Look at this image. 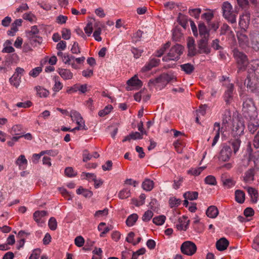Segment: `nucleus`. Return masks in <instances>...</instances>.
Returning a JSON list of instances; mask_svg holds the SVG:
<instances>
[{"mask_svg":"<svg viewBox=\"0 0 259 259\" xmlns=\"http://www.w3.org/2000/svg\"><path fill=\"white\" fill-rule=\"evenodd\" d=\"M231 121V112L229 110H225L222 115V123L221 127L219 122H215L213 124V130L216 131L215 136L213 139L211 146L213 147L218 142L220 135H222L229 128L230 122Z\"/></svg>","mask_w":259,"mask_h":259,"instance_id":"1","label":"nucleus"},{"mask_svg":"<svg viewBox=\"0 0 259 259\" xmlns=\"http://www.w3.org/2000/svg\"><path fill=\"white\" fill-rule=\"evenodd\" d=\"M243 100L242 112L244 117L246 119H254L257 117V109L253 99L247 95L240 94Z\"/></svg>","mask_w":259,"mask_h":259,"instance_id":"2","label":"nucleus"},{"mask_svg":"<svg viewBox=\"0 0 259 259\" xmlns=\"http://www.w3.org/2000/svg\"><path fill=\"white\" fill-rule=\"evenodd\" d=\"M241 141L239 139H236L231 142V146L224 145L220 152L218 156L219 160L223 162L228 161L232 155V149L233 152L236 154L239 150L240 147Z\"/></svg>","mask_w":259,"mask_h":259,"instance_id":"3","label":"nucleus"},{"mask_svg":"<svg viewBox=\"0 0 259 259\" xmlns=\"http://www.w3.org/2000/svg\"><path fill=\"white\" fill-rule=\"evenodd\" d=\"M233 56L237 64V73L239 74L246 70L248 64L247 56L244 53L239 51L237 49H235L233 51Z\"/></svg>","mask_w":259,"mask_h":259,"instance_id":"4","label":"nucleus"},{"mask_svg":"<svg viewBox=\"0 0 259 259\" xmlns=\"http://www.w3.org/2000/svg\"><path fill=\"white\" fill-rule=\"evenodd\" d=\"M222 9L223 17L230 23L232 24L236 23L237 13L233 10L232 5L228 2L223 3Z\"/></svg>","mask_w":259,"mask_h":259,"instance_id":"5","label":"nucleus"},{"mask_svg":"<svg viewBox=\"0 0 259 259\" xmlns=\"http://www.w3.org/2000/svg\"><path fill=\"white\" fill-rule=\"evenodd\" d=\"M245 157L247 159L246 165H248L249 161H253L254 168L256 170L259 171V151H256L254 152H252V150L251 148L250 143H248L247 144V148Z\"/></svg>","mask_w":259,"mask_h":259,"instance_id":"6","label":"nucleus"},{"mask_svg":"<svg viewBox=\"0 0 259 259\" xmlns=\"http://www.w3.org/2000/svg\"><path fill=\"white\" fill-rule=\"evenodd\" d=\"M183 52V47L179 44L173 46L169 50L166 56L163 57V61L167 62L170 60H178Z\"/></svg>","mask_w":259,"mask_h":259,"instance_id":"7","label":"nucleus"},{"mask_svg":"<svg viewBox=\"0 0 259 259\" xmlns=\"http://www.w3.org/2000/svg\"><path fill=\"white\" fill-rule=\"evenodd\" d=\"M176 80V77L171 73H162L154 79H151L150 82L156 85L157 83H161L166 85L167 83Z\"/></svg>","mask_w":259,"mask_h":259,"instance_id":"8","label":"nucleus"},{"mask_svg":"<svg viewBox=\"0 0 259 259\" xmlns=\"http://www.w3.org/2000/svg\"><path fill=\"white\" fill-rule=\"evenodd\" d=\"M245 130V124L243 120L237 118L234 119L232 134L234 136H238L243 135Z\"/></svg>","mask_w":259,"mask_h":259,"instance_id":"9","label":"nucleus"},{"mask_svg":"<svg viewBox=\"0 0 259 259\" xmlns=\"http://www.w3.org/2000/svg\"><path fill=\"white\" fill-rule=\"evenodd\" d=\"M181 250L183 254L192 256L196 252L197 246L193 242L186 241L181 245Z\"/></svg>","mask_w":259,"mask_h":259,"instance_id":"10","label":"nucleus"},{"mask_svg":"<svg viewBox=\"0 0 259 259\" xmlns=\"http://www.w3.org/2000/svg\"><path fill=\"white\" fill-rule=\"evenodd\" d=\"M246 31L240 30L237 32V37L238 40L239 46L243 48L249 46V39L247 35L245 34Z\"/></svg>","mask_w":259,"mask_h":259,"instance_id":"11","label":"nucleus"},{"mask_svg":"<svg viewBox=\"0 0 259 259\" xmlns=\"http://www.w3.org/2000/svg\"><path fill=\"white\" fill-rule=\"evenodd\" d=\"M225 85L226 89L223 96L224 99L227 104H229L233 100L234 85L232 83L226 84Z\"/></svg>","mask_w":259,"mask_h":259,"instance_id":"12","label":"nucleus"},{"mask_svg":"<svg viewBox=\"0 0 259 259\" xmlns=\"http://www.w3.org/2000/svg\"><path fill=\"white\" fill-rule=\"evenodd\" d=\"M249 37L251 48L255 52L259 51V32H250Z\"/></svg>","mask_w":259,"mask_h":259,"instance_id":"13","label":"nucleus"},{"mask_svg":"<svg viewBox=\"0 0 259 259\" xmlns=\"http://www.w3.org/2000/svg\"><path fill=\"white\" fill-rule=\"evenodd\" d=\"M208 38L200 39L198 42V47L199 50L198 51L199 54H208L210 52V49L208 46Z\"/></svg>","mask_w":259,"mask_h":259,"instance_id":"14","label":"nucleus"},{"mask_svg":"<svg viewBox=\"0 0 259 259\" xmlns=\"http://www.w3.org/2000/svg\"><path fill=\"white\" fill-rule=\"evenodd\" d=\"M250 20V14L248 12H245L240 17L239 25L241 30L246 31L248 26Z\"/></svg>","mask_w":259,"mask_h":259,"instance_id":"15","label":"nucleus"},{"mask_svg":"<svg viewBox=\"0 0 259 259\" xmlns=\"http://www.w3.org/2000/svg\"><path fill=\"white\" fill-rule=\"evenodd\" d=\"M189 222L188 217L183 216L182 218L179 219V224L176 225L177 228L179 230L186 231L188 229Z\"/></svg>","mask_w":259,"mask_h":259,"instance_id":"16","label":"nucleus"},{"mask_svg":"<svg viewBox=\"0 0 259 259\" xmlns=\"http://www.w3.org/2000/svg\"><path fill=\"white\" fill-rule=\"evenodd\" d=\"M57 72L64 80H69L73 78V73L69 69L58 68Z\"/></svg>","mask_w":259,"mask_h":259,"instance_id":"17","label":"nucleus"},{"mask_svg":"<svg viewBox=\"0 0 259 259\" xmlns=\"http://www.w3.org/2000/svg\"><path fill=\"white\" fill-rule=\"evenodd\" d=\"M198 29L201 39L209 38V32L204 23L198 24Z\"/></svg>","mask_w":259,"mask_h":259,"instance_id":"18","label":"nucleus"},{"mask_svg":"<svg viewBox=\"0 0 259 259\" xmlns=\"http://www.w3.org/2000/svg\"><path fill=\"white\" fill-rule=\"evenodd\" d=\"M16 165H18L20 170H24L27 165V160L24 155H20L15 161Z\"/></svg>","mask_w":259,"mask_h":259,"instance_id":"19","label":"nucleus"},{"mask_svg":"<svg viewBox=\"0 0 259 259\" xmlns=\"http://www.w3.org/2000/svg\"><path fill=\"white\" fill-rule=\"evenodd\" d=\"M229 242L225 238H222L216 242V248L219 251L225 250L229 245Z\"/></svg>","mask_w":259,"mask_h":259,"instance_id":"20","label":"nucleus"},{"mask_svg":"<svg viewBox=\"0 0 259 259\" xmlns=\"http://www.w3.org/2000/svg\"><path fill=\"white\" fill-rule=\"evenodd\" d=\"M254 169L251 168L248 169L245 173L243 177V180L246 183H249L254 180Z\"/></svg>","mask_w":259,"mask_h":259,"instance_id":"21","label":"nucleus"},{"mask_svg":"<svg viewBox=\"0 0 259 259\" xmlns=\"http://www.w3.org/2000/svg\"><path fill=\"white\" fill-rule=\"evenodd\" d=\"M247 120H248V130L251 133L253 134L258 127L259 124L258 121H257L256 118Z\"/></svg>","mask_w":259,"mask_h":259,"instance_id":"22","label":"nucleus"},{"mask_svg":"<svg viewBox=\"0 0 259 259\" xmlns=\"http://www.w3.org/2000/svg\"><path fill=\"white\" fill-rule=\"evenodd\" d=\"M10 133L13 136H21L23 134H24L22 126L20 124L14 125L11 128Z\"/></svg>","mask_w":259,"mask_h":259,"instance_id":"23","label":"nucleus"},{"mask_svg":"<svg viewBox=\"0 0 259 259\" xmlns=\"http://www.w3.org/2000/svg\"><path fill=\"white\" fill-rule=\"evenodd\" d=\"M206 214L209 218H215L219 214V210L215 206H210L206 210Z\"/></svg>","mask_w":259,"mask_h":259,"instance_id":"24","label":"nucleus"},{"mask_svg":"<svg viewBox=\"0 0 259 259\" xmlns=\"http://www.w3.org/2000/svg\"><path fill=\"white\" fill-rule=\"evenodd\" d=\"M180 67L181 70L187 74H191L195 69L194 65L189 63L182 64Z\"/></svg>","mask_w":259,"mask_h":259,"instance_id":"25","label":"nucleus"},{"mask_svg":"<svg viewBox=\"0 0 259 259\" xmlns=\"http://www.w3.org/2000/svg\"><path fill=\"white\" fill-rule=\"evenodd\" d=\"M247 190L248 193L251 197V201L254 203H256L258 196L257 190L255 189L250 187H247Z\"/></svg>","mask_w":259,"mask_h":259,"instance_id":"26","label":"nucleus"},{"mask_svg":"<svg viewBox=\"0 0 259 259\" xmlns=\"http://www.w3.org/2000/svg\"><path fill=\"white\" fill-rule=\"evenodd\" d=\"M127 84L130 86L140 88L142 85V82L135 75L127 80Z\"/></svg>","mask_w":259,"mask_h":259,"instance_id":"27","label":"nucleus"},{"mask_svg":"<svg viewBox=\"0 0 259 259\" xmlns=\"http://www.w3.org/2000/svg\"><path fill=\"white\" fill-rule=\"evenodd\" d=\"M76 193L78 195H82L85 198H90L92 196L93 192L87 189H84L82 187L80 186L76 190Z\"/></svg>","mask_w":259,"mask_h":259,"instance_id":"28","label":"nucleus"},{"mask_svg":"<svg viewBox=\"0 0 259 259\" xmlns=\"http://www.w3.org/2000/svg\"><path fill=\"white\" fill-rule=\"evenodd\" d=\"M54 85L53 87V90L55 92H58L63 88V84L60 80V78L58 76H54L53 77Z\"/></svg>","mask_w":259,"mask_h":259,"instance_id":"29","label":"nucleus"},{"mask_svg":"<svg viewBox=\"0 0 259 259\" xmlns=\"http://www.w3.org/2000/svg\"><path fill=\"white\" fill-rule=\"evenodd\" d=\"M245 193L240 190H237L235 192V200L239 203H243L245 200Z\"/></svg>","mask_w":259,"mask_h":259,"instance_id":"30","label":"nucleus"},{"mask_svg":"<svg viewBox=\"0 0 259 259\" xmlns=\"http://www.w3.org/2000/svg\"><path fill=\"white\" fill-rule=\"evenodd\" d=\"M106 224L105 223L102 222L99 224L98 227V230L101 233H100V236L101 237H103L104 235L107 233L110 230H111V226H108L105 227Z\"/></svg>","mask_w":259,"mask_h":259,"instance_id":"31","label":"nucleus"},{"mask_svg":"<svg viewBox=\"0 0 259 259\" xmlns=\"http://www.w3.org/2000/svg\"><path fill=\"white\" fill-rule=\"evenodd\" d=\"M250 74H249L247 76L246 79L245 80L244 84H246V87L251 92H254L256 88V83L251 80Z\"/></svg>","mask_w":259,"mask_h":259,"instance_id":"32","label":"nucleus"},{"mask_svg":"<svg viewBox=\"0 0 259 259\" xmlns=\"http://www.w3.org/2000/svg\"><path fill=\"white\" fill-rule=\"evenodd\" d=\"M21 76H18L15 73H14L13 75L10 78L9 81L11 85L18 88L21 82Z\"/></svg>","mask_w":259,"mask_h":259,"instance_id":"33","label":"nucleus"},{"mask_svg":"<svg viewBox=\"0 0 259 259\" xmlns=\"http://www.w3.org/2000/svg\"><path fill=\"white\" fill-rule=\"evenodd\" d=\"M138 219V215L136 213H133L130 215L126 220V224L128 227L133 226L135 223L136 222Z\"/></svg>","mask_w":259,"mask_h":259,"instance_id":"34","label":"nucleus"},{"mask_svg":"<svg viewBox=\"0 0 259 259\" xmlns=\"http://www.w3.org/2000/svg\"><path fill=\"white\" fill-rule=\"evenodd\" d=\"M154 187V182L150 179H146L142 183V188L146 191H150Z\"/></svg>","mask_w":259,"mask_h":259,"instance_id":"35","label":"nucleus"},{"mask_svg":"<svg viewBox=\"0 0 259 259\" xmlns=\"http://www.w3.org/2000/svg\"><path fill=\"white\" fill-rule=\"evenodd\" d=\"M221 181L224 186L227 188H231L235 184V181L230 178H226L222 177L221 178Z\"/></svg>","mask_w":259,"mask_h":259,"instance_id":"36","label":"nucleus"},{"mask_svg":"<svg viewBox=\"0 0 259 259\" xmlns=\"http://www.w3.org/2000/svg\"><path fill=\"white\" fill-rule=\"evenodd\" d=\"M47 211L45 210L36 211L33 213V219L37 223H39L42 217L47 214Z\"/></svg>","mask_w":259,"mask_h":259,"instance_id":"37","label":"nucleus"},{"mask_svg":"<svg viewBox=\"0 0 259 259\" xmlns=\"http://www.w3.org/2000/svg\"><path fill=\"white\" fill-rule=\"evenodd\" d=\"M170 46V43L169 42H167L165 44H164L159 50H158L155 53V56L160 57H161L165 52V51L169 48Z\"/></svg>","mask_w":259,"mask_h":259,"instance_id":"38","label":"nucleus"},{"mask_svg":"<svg viewBox=\"0 0 259 259\" xmlns=\"http://www.w3.org/2000/svg\"><path fill=\"white\" fill-rule=\"evenodd\" d=\"M205 167L201 166L197 168H191L188 170L187 173L193 176H198L205 169Z\"/></svg>","mask_w":259,"mask_h":259,"instance_id":"39","label":"nucleus"},{"mask_svg":"<svg viewBox=\"0 0 259 259\" xmlns=\"http://www.w3.org/2000/svg\"><path fill=\"white\" fill-rule=\"evenodd\" d=\"M198 196V193L197 192H187L184 194V197L186 199L190 200H196Z\"/></svg>","mask_w":259,"mask_h":259,"instance_id":"40","label":"nucleus"},{"mask_svg":"<svg viewBox=\"0 0 259 259\" xmlns=\"http://www.w3.org/2000/svg\"><path fill=\"white\" fill-rule=\"evenodd\" d=\"M130 195V190L128 188H124L119 191L118 197L120 199H123L129 197Z\"/></svg>","mask_w":259,"mask_h":259,"instance_id":"41","label":"nucleus"},{"mask_svg":"<svg viewBox=\"0 0 259 259\" xmlns=\"http://www.w3.org/2000/svg\"><path fill=\"white\" fill-rule=\"evenodd\" d=\"M112 109V106L111 105H108L106 106L103 110L99 111L98 112V115L100 117H104L109 114Z\"/></svg>","mask_w":259,"mask_h":259,"instance_id":"42","label":"nucleus"},{"mask_svg":"<svg viewBox=\"0 0 259 259\" xmlns=\"http://www.w3.org/2000/svg\"><path fill=\"white\" fill-rule=\"evenodd\" d=\"M69 116L72 120L75 122L83 118L81 114L75 110H71L70 112Z\"/></svg>","mask_w":259,"mask_h":259,"instance_id":"43","label":"nucleus"},{"mask_svg":"<svg viewBox=\"0 0 259 259\" xmlns=\"http://www.w3.org/2000/svg\"><path fill=\"white\" fill-rule=\"evenodd\" d=\"M36 90L37 94L40 97L45 98L49 95V92L41 87H36Z\"/></svg>","mask_w":259,"mask_h":259,"instance_id":"44","label":"nucleus"},{"mask_svg":"<svg viewBox=\"0 0 259 259\" xmlns=\"http://www.w3.org/2000/svg\"><path fill=\"white\" fill-rule=\"evenodd\" d=\"M166 217L161 215L155 217L153 219V223L156 225H162L165 222Z\"/></svg>","mask_w":259,"mask_h":259,"instance_id":"45","label":"nucleus"},{"mask_svg":"<svg viewBox=\"0 0 259 259\" xmlns=\"http://www.w3.org/2000/svg\"><path fill=\"white\" fill-rule=\"evenodd\" d=\"M201 12V10L200 8L192 9L189 10L190 15L194 17L196 19L199 18Z\"/></svg>","mask_w":259,"mask_h":259,"instance_id":"46","label":"nucleus"},{"mask_svg":"<svg viewBox=\"0 0 259 259\" xmlns=\"http://www.w3.org/2000/svg\"><path fill=\"white\" fill-rule=\"evenodd\" d=\"M204 182L205 184L210 185H215L217 184V181L215 178L211 175L207 176L205 179Z\"/></svg>","mask_w":259,"mask_h":259,"instance_id":"47","label":"nucleus"},{"mask_svg":"<svg viewBox=\"0 0 259 259\" xmlns=\"http://www.w3.org/2000/svg\"><path fill=\"white\" fill-rule=\"evenodd\" d=\"M213 16H213V14L212 12H208L203 13L201 15V19L206 20L207 24H209V23H210V21L213 18Z\"/></svg>","mask_w":259,"mask_h":259,"instance_id":"48","label":"nucleus"},{"mask_svg":"<svg viewBox=\"0 0 259 259\" xmlns=\"http://www.w3.org/2000/svg\"><path fill=\"white\" fill-rule=\"evenodd\" d=\"M181 200L175 197L170 198L169 200V205L171 208L177 207L181 203Z\"/></svg>","mask_w":259,"mask_h":259,"instance_id":"49","label":"nucleus"},{"mask_svg":"<svg viewBox=\"0 0 259 259\" xmlns=\"http://www.w3.org/2000/svg\"><path fill=\"white\" fill-rule=\"evenodd\" d=\"M48 225L51 230H55L57 227V223L56 219L54 217L51 218L49 220Z\"/></svg>","mask_w":259,"mask_h":259,"instance_id":"50","label":"nucleus"},{"mask_svg":"<svg viewBox=\"0 0 259 259\" xmlns=\"http://www.w3.org/2000/svg\"><path fill=\"white\" fill-rule=\"evenodd\" d=\"M153 215V212L151 210H148L147 211H145L143 214L142 217V220L144 222H148L151 220Z\"/></svg>","mask_w":259,"mask_h":259,"instance_id":"51","label":"nucleus"},{"mask_svg":"<svg viewBox=\"0 0 259 259\" xmlns=\"http://www.w3.org/2000/svg\"><path fill=\"white\" fill-rule=\"evenodd\" d=\"M62 37L64 39L68 40L71 37L70 30L67 28H63L61 31Z\"/></svg>","mask_w":259,"mask_h":259,"instance_id":"52","label":"nucleus"},{"mask_svg":"<svg viewBox=\"0 0 259 259\" xmlns=\"http://www.w3.org/2000/svg\"><path fill=\"white\" fill-rule=\"evenodd\" d=\"M32 103L30 101H27L24 102H18L16 104V106L19 108H27L32 106Z\"/></svg>","mask_w":259,"mask_h":259,"instance_id":"53","label":"nucleus"},{"mask_svg":"<svg viewBox=\"0 0 259 259\" xmlns=\"http://www.w3.org/2000/svg\"><path fill=\"white\" fill-rule=\"evenodd\" d=\"M51 151H42L40 154H34L32 155V162L34 163H37L38 160L40 158V156L41 155H42L44 153H47V154H50Z\"/></svg>","mask_w":259,"mask_h":259,"instance_id":"54","label":"nucleus"},{"mask_svg":"<svg viewBox=\"0 0 259 259\" xmlns=\"http://www.w3.org/2000/svg\"><path fill=\"white\" fill-rule=\"evenodd\" d=\"M182 37V33L178 29H174L172 31V38L175 41H179Z\"/></svg>","mask_w":259,"mask_h":259,"instance_id":"55","label":"nucleus"},{"mask_svg":"<svg viewBox=\"0 0 259 259\" xmlns=\"http://www.w3.org/2000/svg\"><path fill=\"white\" fill-rule=\"evenodd\" d=\"M71 51L73 54H78L80 53V49L78 42L74 41L71 49Z\"/></svg>","mask_w":259,"mask_h":259,"instance_id":"56","label":"nucleus"},{"mask_svg":"<svg viewBox=\"0 0 259 259\" xmlns=\"http://www.w3.org/2000/svg\"><path fill=\"white\" fill-rule=\"evenodd\" d=\"M178 21L179 24L184 28H186L187 25V18L186 17L183 15H179L178 17Z\"/></svg>","mask_w":259,"mask_h":259,"instance_id":"57","label":"nucleus"},{"mask_svg":"<svg viewBox=\"0 0 259 259\" xmlns=\"http://www.w3.org/2000/svg\"><path fill=\"white\" fill-rule=\"evenodd\" d=\"M41 252V250L39 248H36L33 250L32 253L31 254L29 259H38Z\"/></svg>","mask_w":259,"mask_h":259,"instance_id":"58","label":"nucleus"},{"mask_svg":"<svg viewBox=\"0 0 259 259\" xmlns=\"http://www.w3.org/2000/svg\"><path fill=\"white\" fill-rule=\"evenodd\" d=\"M84 243V238L81 236H78L75 238L74 243L78 247H81L83 245Z\"/></svg>","mask_w":259,"mask_h":259,"instance_id":"59","label":"nucleus"},{"mask_svg":"<svg viewBox=\"0 0 259 259\" xmlns=\"http://www.w3.org/2000/svg\"><path fill=\"white\" fill-rule=\"evenodd\" d=\"M41 71V68L40 67H37L31 70L29 72V75L32 77H35L39 75Z\"/></svg>","mask_w":259,"mask_h":259,"instance_id":"60","label":"nucleus"},{"mask_svg":"<svg viewBox=\"0 0 259 259\" xmlns=\"http://www.w3.org/2000/svg\"><path fill=\"white\" fill-rule=\"evenodd\" d=\"M59 191L64 197H65L67 200L72 199V196L69 192L64 188H60Z\"/></svg>","mask_w":259,"mask_h":259,"instance_id":"61","label":"nucleus"},{"mask_svg":"<svg viewBox=\"0 0 259 259\" xmlns=\"http://www.w3.org/2000/svg\"><path fill=\"white\" fill-rule=\"evenodd\" d=\"M101 33V29L98 28L96 29L93 33V36L96 40L100 41L102 40V37L100 36Z\"/></svg>","mask_w":259,"mask_h":259,"instance_id":"62","label":"nucleus"},{"mask_svg":"<svg viewBox=\"0 0 259 259\" xmlns=\"http://www.w3.org/2000/svg\"><path fill=\"white\" fill-rule=\"evenodd\" d=\"M252 247L256 251L259 252V234L254 238Z\"/></svg>","mask_w":259,"mask_h":259,"instance_id":"63","label":"nucleus"},{"mask_svg":"<svg viewBox=\"0 0 259 259\" xmlns=\"http://www.w3.org/2000/svg\"><path fill=\"white\" fill-rule=\"evenodd\" d=\"M131 51L133 54L134 57L136 59L139 58L143 53V50L138 49L136 48H132Z\"/></svg>","mask_w":259,"mask_h":259,"instance_id":"64","label":"nucleus"}]
</instances>
